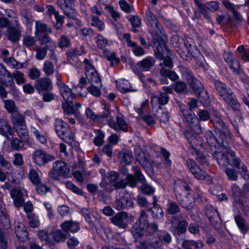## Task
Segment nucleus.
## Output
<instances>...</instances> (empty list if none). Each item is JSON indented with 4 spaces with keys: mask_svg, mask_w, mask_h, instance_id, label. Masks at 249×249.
<instances>
[{
    "mask_svg": "<svg viewBox=\"0 0 249 249\" xmlns=\"http://www.w3.org/2000/svg\"><path fill=\"white\" fill-rule=\"evenodd\" d=\"M145 18L148 25L151 28L149 29V32L151 34L154 40L158 41L164 34L162 27L149 8L145 11Z\"/></svg>",
    "mask_w": 249,
    "mask_h": 249,
    "instance_id": "7ed1b4c3",
    "label": "nucleus"
},
{
    "mask_svg": "<svg viewBox=\"0 0 249 249\" xmlns=\"http://www.w3.org/2000/svg\"><path fill=\"white\" fill-rule=\"evenodd\" d=\"M32 133L37 141L43 144L46 143L47 140L44 135L42 129L40 127L37 128L35 127H32Z\"/></svg>",
    "mask_w": 249,
    "mask_h": 249,
    "instance_id": "a19ab883",
    "label": "nucleus"
},
{
    "mask_svg": "<svg viewBox=\"0 0 249 249\" xmlns=\"http://www.w3.org/2000/svg\"><path fill=\"white\" fill-rule=\"evenodd\" d=\"M155 99L157 101L159 106L160 107V106L165 105L167 104L169 100V96L167 93L162 92L159 96L153 97L151 99L152 106H153V102Z\"/></svg>",
    "mask_w": 249,
    "mask_h": 249,
    "instance_id": "a18cd8bd",
    "label": "nucleus"
},
{
    "mask_svg": "<svg viewBox=\"0 0 249 249\" xmlns=\"http://www.w3.org/2000/svg\"><path fill=\"white\" fill-rule=\"evenodd\" d=\"M20 37V33L16 28H10L8 29V37L13 42L18 41Z\"/></svg>",
    "mask_w": 249,
    "mask_h": 249,
    "instance_id": "c03bdc74",
    "label": "nucleus"
},
{
    "mask_svg": "<svg viewBox=\"0 0 249 249\" xmlns=\"http://www.w3.org/2000/svg\"><path fill=\"white\" fill-rule=\"evenodd\" d=\"M213 85L218 95L234 111L238 113L240 112V105L231 88L219 80H214Z\"/></svg>",
    "mask_w": 249,
    "mask_h": 249,
    "instance_id": "f257e3e1",
    "label": "nucleus"
},
{
    "mask_svg": "<svg viewBox=\"0 0 249 249\" xmlns=\"http://www.w3.org/2000/svg\"><path fill=\"white\" fill-rule=\"evenodd\" d=\"M171 55V53L167 54L159 59L160 67V73L161 76L168 77L172 81H175L178 79V76L175 71L170 70L174 66L173 60L170 57Z\"/></svg>",
    "mask_w": 249,
    "mask_h": 249,
    "instance_id": "423d86ee",
    "label": "nucleus"
},
{
    "mask_svg": "<svg viewBox=\"0 0 249 249\" xmlns=\"http://www.w3.org/2000/svg\"><path fill=\"white\" fill-rule=\"evenodd\" d=\"M171 235L166 231H160L157 233V236L151 238L148 242V245L153 248L157 249L160 248L162 243L169 244L171 241Z\"/></svg>",
    "mask_w": 249,
    "mask_h": 249,
    "instance_id": "f8f14e48",
    "label": "nucleus"
},
{
    "mask_svg": "<svg viewBox=\"0 0 249 249\" xmlns=\"http://www.w3.org/2000/svg\"><path fill=\"white\" fill-rule=\"evenodd\" d=\"M120 162L122 164L126 165L129 164L133 159L132 153L128 150H124L118 154Z\"/></svg>",
    "mask_w": 249,
    "mask_h": 249,
    "instance_id": "c9c22d12",
    "label": "nucleus"
},
{
    "mask_svg": "<svg viewBox=\"0 0 249 249\" xmlns=\"http://www.w3.org/2000/svg\"><path fill=\"white\" fill-rule=\"evenodd\" d=\"M129 47L132 48V51L136 56H142L145 53V52L143 48L138 45L136 42L132 44Z\"/></svg>",
    "mask_w": 249,
    "mask_h": 249,
    "instance_id": "0e129e2a",
    "label": "nucleus"
},
{
    "mask_svg": "<svg viewBox=\"0 0 249 249\" xmlns=\"http://www.w3.org/2000/svg\"><path fill=\"white\" fill-rule=\"evenodd\" d=\"M155 64V60L152 56H147L137 63V67L142 71H150Z\"/></svg>",
    "mask_w": 249,
    "mask_h": 249,
    "instance_id": "a878e982",
    "label": "nucleus"
},
{
    "mask_svg": "<svg viewBox=\"0 0 249 249\" xmlns=\"http://www.w3.org/2000/svg\"><path fill=\"white\" fill-rule=\"evenodd\" d=\"M4 107L9 113H13L17 111V107L15 102L12 100H5L3 101Z\"/></svg>",
    "mask_w": 249,
    "mask_h": 249,
    "instance_id": "338daca9",
    "label": "nucleus"
},
{
    "mask_svg": "<svg viewBox=\"0 0 249 249\" xmlns=\"http://www.w3.org/2000/svg\"><path fill=\"white\" fill-rule=\"evenodd\" d=\"M96 137L93 139V143L97 146H100L103 145L105 137L104 133L101 130L95 131Z\"/></svg>",
    "mask_w": 249,
    "mask_h": 249,
    "instance_id": "052dcab7",
    "label": "nucleus"
},
{
    "mask_svg": "<svg viewBox=\"0 0 249 249\" xmlns=\"http://www.w3.org/2000/svg\"><path fill=\"white\" fill-rule=\"evenodd\" d=\"M36 31L35 33V39L34 40L32 37V45L36 41H38L41 45L43 44H50L54 46V42L49 36L48 34L52 33L51 28L41 21H36L35 25Z\"/></svg>",
    "mask_w": 249,
    "mask_h": 249,
    "instance_id": "f03ea898",
    "label": "nucleus"
},
{
    "mask_svg": "<svg viewBox=\"0 0 249 249\" xmlns=\"http://www.w3.org/2000/svg\"><path fill=\"white\" fill-rule=\"evenodd\" d=\"M75 0H57V3L61 9L69 18L74 19L76 17L75 11L71 4Z\"/></svg>",
    "mask_w": 249,
    "mask_h": 249,
    "instance_id": "4be33fe9",
    "label": "nucleus"
},
{
    "mask_svg": "<svg viewBox=\"0 0 249 249\" xmlns=\"http://www.w3.org/2000/svg\"><path fill=\"white\" fill-rule=\"evenodd\" d=\"M232 153L236 155L235 153L232 150H227L226 151H214L212 154L213 158L217 160L218 163L222 166H227L231 165L232 161V158L231 156Z\"/></svg>",
    "mask_w": 249,
    "mask_h": 249,
    "instance_id": "2eb2a0df",
    "label": "nucleus"
},
{
    "mask_svg": "<svg viewBox=\"0 0 249 249\" xmlns=\"http://www.w3.org/2000/svg\"><path fill=\"white\" fill-rule=\"evenodd\" d=\"M70 169L67 163L62 160H57L53 164V167L49 173L50 178L56 180L59 177H68Z\"/></svg>",
    "mask_w": 249,
    "mask_h": 249,
    "instance_id": "6e6552de",
    "label": "nucleus"
},
{
    "mask_svg": "<svg viewBox=\"0 0 249 249\" xmlns=\"http://www.w3.org/2000/svg\"><path fill=\"white\" fill-rule=\"evenodd\" d=\"M43 45L44 47L38 46L34 49L36 52V58L38 60H43L46 57L47 51L49 50L51 52L50 59L55 60L56 57L54 50L56 48L55 43H54V46H51L50 44Z\"/></svg>",
    "mask_w": 249,
    "mask_h": 249,
    "instance_id": "ddd939ff",
    "label": "nucleus"
},
{
    "mask_svg": "<svg viewBox=\"0 0 249 249\" xmlns=\"http://www.w3.org/2000/svg\"><path fill=\"white\" fill-rule=\"evenodd\" d=\"M228 65L234 74L237 75L244 74V71L241 68L240 63L237 59H234Z\"/></svg>",
    "mask_w": 249,
    "mask_h": 249,
    "instance_id": "79ce46f5",
    "label": "nucleus"
},
{
    "mask_svg": "<svg viewBox=\"0 0 249 249\" xmlns=\"http://www.w3.org/2000/svg\"><path fill=\"white\" fill-rule=\"evenodd\" d=\"M231 156L232 157V161L230 165L238 169L239 172L241 171V169H242V166L243 167V166H245L246 165L236 155H234L232 153V154H231Z\"/></svg>",
    "mask_w": 249,
    "mask_h": 249,
    "instance_id": "4d7b16f0",
    "label": "nucleus"
},
{
    "mask_svg": "<svg viewBox=\"0 0 249 249\" xmlns=\"http://www.w3.org/2000/svg\"><path fill=\"white\" fill-rule=\"evenodd\" d=\"M210 122L213 124L216 133L223 138H231V132L228 126L219 115L216 114L213 115Z\"/></svg>",
    "mask_w": 249,
    "mask_h": 249,
    "instance_id": "9d476101",
    "label": "nucleus"
},
{
    "mask_svg": "<svg viewBox=\"0 0 249 249\" xmlns=\"http://www.w3.org/2000/svg\"><path fill=\"white\" fill-rule=\"evenodd\" d=\"M33 158L35 163L39 166H43L55 159L54 156L45 153L41 150H36L34 152Z\"/></svg>",
    "mask_w": 249,
    "mask_h": 249,
    "instance_id": "a211bd4d",
    "label": "nucleus"
},
{
    "mask_svg": "<svg viewBox=\"0 0 249 249\" xmlns=\"http://www.w3.org/2000/svg\"><path fill=\"white\" fill-rule=\"evenodd\" d=\"M18 136L25 142H28V135L26 125L15 128Z\"/></svg>",
    "mask_w": 249,
    "mask_h": 249,
    "instance_id": "680f3d73",
    "label": "nucleus"
},
{
    "mask_svg": "<svg viewBox=\"0 0 249 249\" xmlns=\"http://www.w3.org/2000/svg\"><path fill=\"white\" fill-rule=\"evenodd\" d=\"M149 211L151 212V215L154 218L160 219L163 216L162 210L159 205H154Z\"/></svg>",
    "mask_w": 249,
    "mask_h": 249,
    "instance_id": "6e6d98bb",
    "label": "nucleus"
},
{
    "mask_svg": "<svg viewBox=\"0 0 249 249\" xmlns=\"http://www.w3.org/2000/svg\"><path fill=\"white\" fill-rule=\"evenodd\" d=\"M102 87V83H98V84H90V86H89L86 90L87 92L88 91L91 95L96 97H99L101 94V89Z\"/></svg>",
    "mask_w": 249,
    "mask_h": 249,
    "instance_id": "ea45409f",
    "label": "nucleus"
},
{
    "mask_svg": "<svg viewBox=\"0 0 249 249\" xmlns=\"http://www.w3.org/2000/svg\"><path fill=\"white\" fill-rule=\"evenodd\" d=\"M95 39L96 43L98 48L100 49H104L107 45H108L107 39L101 34L98 35L95 37Z\"/></svg>",
    "mask_w": 249,
    "mask_h": 249,
    "instance_id": "e2e57ef3",
    "label": "nucleus"
},
{
    "mask_svg": "<svg viewBox=\"0 0 249 249\" xmlns=\"http://www.w3.org/2000/svg\"><path fill=\"white\" fill-rule=\"evenodd\" d=\"M186 164L194 177L198 180H205L210 178L208 174L201 169L193 160L189 159L186 161Z\"/></svg>",
    "mask_w": 249,
    "mask_h": 249,
    "instance_id": "4468645a",
    "label": "nucleus"
},
{
    "mask_svg": "<svg viewBox=\"0 0 249 249\" xmlns=\"http://www.w3.org/2000/svg\"><path fill=\"white\" fill-rule=\"evenodd\" d=\"M160 154L162 155L163 158L164 159V164L167 167H170L171 165L172 161L169 159V157L170 156V153L167 151L166 149L163 147L160 148Z\"/></svg>",
    "mask_w": 249,
    "mask_h": 249,
    "instance_id": "603ef678",
    "label": "nucleus"
},
{
    "mask_svg": "<svg viewBox=\"0 0 249 249\" xmlns=\"http://www.w3.org/2000/svg\"><path fill=\"white\" fill-rule=\"evenodd\" d=\"M154 51L155 57L158 59L161 58L165 54H171L170 51L164 43L157 45Z\"/></svg>",
    "mask_w": 249,
    "mask_h": 249,
    "instance_id": "f704fd0d",
    "label": "nucleus"
},
{
    "mask_svg": "<svg viewBox=\"0 0 249 249\" xmlns=\"http://www.w3.org/2000/svg\"><path fill=\"white\" fill-rule=\"evenodd\" d=\"M91 25L97 28L100 31H103L105 28V25L103 21H102L98 17L92 15L91 17Z\"/></svg>",
    "mask_w": 249,
    "mask_h": 249,
    "instance_id": "864d4df0",
    "label": "nucleus"
},
{
    "mask_svg": "<svg viewBox=\"0 0 249 249\" xmlns=\"http://www.w3.org/2000/svg\"><path fill=\"white\" fill-rule=\"evenodd\" d=\"M55 131L63 141L71 144L74 141L73 134L68 124L62 119L57 118L54 123Z\"/></svg>",
    "mask_w": 249,
    "mask_h": 249,
    "instance_id": "20e7f679",
    "label": "nucleus"
},
{
    "mask_svg": "<svg viewBox=\"0 0 249 249\" xmlns=\"http://www.w3.org/2000/svg\"><path fill=\"white\" fill-rule=\"evenodd\" d=\"M103 54L107 59L110 62V66H113L120 62L119 59L116 57V53L114 52L105 50L104 51Z\"/></svg>",
    "mask_w": 249,
    "mask_h": 249,
    "instance_id": "49530a36",
    "label": "nucleus"
},
{
    "mask_svg": "<svg viewBox=\"0 0 249 249\" xmlns=\"http://www.w3.org/2000/svg\"><path fill=\"white\" fill-rule=\"evenodd\" d=\"M10 195L16 207H19L22 205L23 200L22 198L21 192L20 190H13L11 191Z\"/></svg>",
    "mask_w": 249,
    "mask_h": 249,
    "instance_id": "58836bf2",
    "label": "nucleus"
},
{
    "mask_svg": "<svg viewBox=\"0 0 249 249\" xmlns=\"http://www.w3.org/2000/svg\"><path fill=\"white\" fill-rule=\"evenodd\" d=\"M11 127L3 119L0 118V133L3 135L11 134Z\"/></svg>",
    "mask_w": 249,
    "mask_h": 249,
    "instance_id": "5fc2aeb1",
    "label": "nucleus"
},
{
    "mask_svg": "<svg viewBox=\"0 0 249 249\" xmlns=\"http://www.w3.org/2000/svg\"><path fill=\"white\" fill-rule=\"evenodd\" d=\"M69 235L68 233H65L64 231L61 230L52 231L50 233L49 236L50 243L63 242L67 238Z\"/></svg>",
    "mask_w": 249,
    "mask_h": 249,
    "instance_id": "c756f323",
    "label": "nucleus"
},
{
    "mask_svg": "<svg viewBox=\"0 0 249 249\" xmlns=\"http://www.w3.org/2000/svg\"><path fill=\"white\" fill-rule=\"evenodd\" d=\"M148 215L146 213L144 210H142L140 213V215L138 220L136 222H138L142 226H144L147 228H148Z\"/></svg>",
    "mask_w": 249,
    "mask_h": 249,
    "instance_id": "bf43d9fd",
    "label": "nucleus"
},
{
    "mask_svg": "<svg viewBox=\"0 0 249 249\" xmlns=\"http://www.w3.org/2000/svg\"><path fill=\"white\" fill-rule=\"evenodd\" d=\"M204 245V243L200 240L197 241L193 240H184L181 244V246L184 249H193L192 248L193 247L195 249H202Z\"/></svg>",
    "mask_w": 249,
    "mask_h": 249,
    "instance_id": "72a5a7b5",
    "label": "nucleus"
},
{
    "mask_svg": "<svg viewBox=\"0 0 249 249\" xmlns=\"http://www.w3.org/2000/svg\"><path fill=\"white\" fill-rule=\"evenodd\" d=\"M15 233L20 241L24 242L28 239L29 234L24 224L19 223L15 226Z\"/></svg>",
    "mask_w": 249,
    "mask_h": 249,
    "instance_id": "7c9ffc66",
    "label": "nucleus"
},
{
    "mask_svg": "<svg viewBox=\"0 0 249 249\" xmlns=\"http://www.w3.org/2000/svg\"><path fill=\"white\" fill-rule=\"evenodd\" d=\"M109 126L116 131L122 130L126 132L128 126L124 119L121 116H117L116 122L113 119L108 120Z\"/></svg>",
    "mask_w": 249,
    "mask_h": 249,
    "instance_id": "b1692460",
    "label": "nucleus"
},
{
    "mask_svg": "<svg viewBox=\"0 0 249 249\" xmlns=\"http://www.w3.org/2000/svg\"><path fill=\"white\" fill-rule=\"evenodd\" d=\"M6 75L10 78H12L10 73L8 72L3 66L0 64V81L1 83L4 84L6 86H10L13 82L12 81L7 82L5 78Z\"/></svg>",
    "mask_w": 249,
    "mask_h": 249,
    "instance_id": "09e8293b",
    "label": "nucleus"
},
{
    "mask_svg": "<svg viewBox=\"0 0 249 249\" xmlns=\"http://www.w3.org/2000/svg\"><path fill=\"white\" fill-rule=\"evenodd\" d=\"M180 110L192 131L196 134H200L202 131V128L199 119L197 118L193 110L189 109L188 107L185 105L180 106Z\"/></svg>",
    "mask_w": 249,
    "mask_h": 249,
    "instance_id": "39448f33",
    "label": "nucleus"
},
{
    "mask_svg": "<svg viewBox=\"0 0 249 249\" xmlns=\"http://www.w3.org/2000/svg\"><path fill=\"white\" fill-rule=\"evenodd\" d=\"M53 87L52 81L48 77L39 78L35 84V88L39 94H42V92L48 90H52Z\"/></svg>",
    "mask_w": 249,
    "mask_h": 249,
    "instance_id": "aec40b11",
    "label": "nucleus"
},
{
    "mask_svg": "<svg viewBox=\"0 0 249 249\" xmlns=\"http://www.w3.org/2000/svg\"><path fill=\"white\" fill-rule=\"evenodd\" d=\"M61 227L65 232L68 233L69 232L74 233L80 229V226L78 223L72 221H66L62 223Z\"/></svg>",
    "mask_w": 249,
    "mask_h": 249,
    "instance_id": "2f4dec72",
    "label": "nucleus"
},
{
    "mask_svg": "<svg viewBox=\"0 0 249 249\" xmlns=\"http://www.w3.org/2000/svg\"><path fill=\"white\" fill-rule=\"evenodd\" d=\"M219 140H218L211 131H207L205 133L207 143L212 151L218 150L219 147L228 150L230 148L229 142L231 138H223L220 135H219Z\"/></svg>",
    "mask_w": 249,
    "mask_h": 249,
    "instance_id": "0eeeda50",
    "label": "nucleus"
},
{
    "mask_svg": "<svg viewBox=\"0 0 249 249\" xmlns=\"http://www.w3.org/2000/svg\"><path fill=\"white\" fill-rule=\"evenodd\" d=\"M155 116L160 122L163 123H167L169 120V116L166 109L160 106L158 107Z\"/></svg>",
    "mask_w": 249,
    "mask_h": 249,
    "instance_id": "e433bc0d",
    "label": "nucleus"
},
{
    "mask_svg": "<svg viewBox=\"0 0 249 249\" xmlns=\"http://www.w3.org/2000/svg\"><path fill=\"white\" fill-rule=\"evenodd\" d=\"M4 62L10 67L15 69H20L23 67V64L17 61L12 57H4Z\"/></svg>",
    "mask_w": 249,
    "mask_h": 249,
    "instance_id": "de8ad7c7",
    "label": "nucleus"
},
{
    "mask_svg": "<svg viewBox=\"0 0 249 249\" xmlns=\"http://www.w3.org/2000/svg\"><path fill=\"white\" fill-rule=\"evenodd\" d=\"M179 182L176 183L174 188V192L176 197L180 205L186 210L192 209L195 205V200L192 195L188 194L187 195L182 196L181 193L179 191L178 187Z\"/></svg>",
    "mask_w": 249,
    "mask_h": 249,
    "instance_id": "1a4fd4ad",
    "label": "nucleus"
},
{
    "mask_svg": "<svg viewBox=\"0 0 249 249\" xmlns=\"http://www.w3.org/2000/svg\"><path fill=\"white\" fill-rule=\"evenodd\" d=\"M116 87L122 93H127L129 92H135L136 89H133L132 86L128 80L124 79H120L116 82Z\"/></svg>",
    "mask_w": 249,
    "mask_h": 249,
    "instance_id": "c85d7f7f",
    "label": "nucleus"
},
{
    "mask_svg": "<svg viewBox=\"0 0 249 249\" xmlns=\"http://www.w3.org/2000/svg\"><path fill=\"white\" fill-rule=\"evenodd\" d=\"M189 82L191 88L196 95L199 97L202 96L205 100L209 99L207 90L204 89V87L200 81L194 77L192 78Z\"/></svg>",
    "mask_w": 249,
    "mask_h": 249,
    "instance_id": "6ab92c4d",
    "label": "nucleus"
},
{
    "mask_svg": "<svg viewBox=\"0 0 249 249\" xmlns=\"http://www.w3.org/2000/svg\"><path fill=\"white\" fill-rule=\"evenodd\" d=\"M113 119L111 117V111L108 109H106L103 113L98 116V123H105L108 120Z\"/></svg>",
    "mask_w": 249,
    "mask_h": 249,
    "instance_id": "13d9d810",
    "label": "nucleus"
},
{
    "mask_svg": "<svg viewBox=\"0 0 249 249\" xmlns=\"http://www.w3.org/2000/svg\"><path fill=\"white\" fill-rule=\"evenodd\" d=\"M171 225L179 233H184L188 226V223L182 214L175 215L171 220Z\"/></svg>",
    "mask_w": 249,
    "mask_h": 249,
    "instance_id": "f3484780",
    "label": "nucleus"
},
{
    "mask_svg": "<svg viewBox=\"0 0 249 249\" xmlns=\"http://www.w3.org/2000/svg\"><path fill=\"white\" fill-rule=\"evenodd\" d=\"M59 92L66 103L71 102L73 100L74 95L72 90L66 84L58 87Z\"/></svg>",
    "mask_w": 249,
    "mask_h": 249,
    "instance_id": "473e14b6",
    "label": "nucleus"
},
{
    "mask_svg": "<svg viewBox=\"0 0 249 249\" xmlns=\"http://www.w3.org/2000/svg\"><path fill=\"white\" fill-rule=\"evenodd\" d=\"M111 222L121 229H126L128 225V214L125 212L116 213L111 218Z\"/></svg>",
    "mask_w": 249,
    "mask_h": 249,
    "instance_id": "5701e85b",
    "label": "nucleus"
},
{
    "mask_svg": "<svg viewBox=\"0 0 249 249\" xmlns=\"http://www.w3.org/2000/svg\"><path fill=\"white\" fill-rule=\"evenodd\" d=\"M167 206V213L169 214H175L180 212V208L176 202L169 200Z\"/></svg>",
    "mask_w": 249,
    "mask_h": 249,
    "instance_id": "3c124183",
    "label": "nucleus"
},
{
    "mask_svg": "<svg viewBox=\"0 0 249 249\" xmlns=\"http://www.w3.org/2000/svg\"><path fill=\"white\" fill-rule=\"evenodd\" d=\"M62 107L66 115L73 114L76 112L72 100L70 103H63Z\"/></svg>",
    "mask_w": 249,
    "mask_h": 249,
    "instance_id": "8fccbe9b",
    "label": "nucleus"
},
{
    "mask_svg": "<svg viewBox=\"0 0 249 249\" xmlns=\"http://www.w3.org/2000/svg\"><path fill=\"white\" fill-rule=\"evenodd\" d=\"M43 71L46 75L49 76L54 72V66L52 62L46 61L43 64Z\"/></svg>",
    "mask_w": 249,
    "mask_h": 249,
    "instance_id": "774afa93",
    "label": "nucleus"
},
{
    "mask_svg": "<svg viewBox=\"0 0 249 249\" xmlns=\"http://www.w3.org/2000/svg\"><path fill=\"white\" fill-rule=\"evenodd\" d=\"M134 202L130 197L123 196L117 198L115 201V208L118 210L129 209L133 206Z\"/></svg>",
    "mask_w": 249,
    "mask_h": 249,
    "instance_id": "393cba45",
    "label": "nucleus"
},
{
    "mask_svg": "<svg viewBox=\"0 0 249 249\" xmlns=\"http://www.w3.org/2000/svg\"><path fill=\"white\" fill-rule=\"evenodd\" d=\"M205 215L209 219L211 224L215 228L221 225V219L219 213L212 205H207L204 208Z\"/></svg>",
    "mask_w": 249,
    "mask_h": 249,
    "instance_id": "dca6fc26",
    "label": "nucleus"
},
{
    "mask_svg": "<svg viewBox=\"0 0 249 249\" xmlns=\"http://www.w3.org/2000/svg\"><path fill=\"white\" fill-rule=\"evenodd\" d=\"M85 69V75L87 79L90 84L102 83L101 78L99 73L91 64V61L88 59L84 60Z\"/></svg>",
    "mask_w": 249,
    "mask_h": 249,
    "instance_id": "9b49d317",
    "label": "nucleus"
},
{
    "mask_svg": "<svg viewBox=\"0 0 249 249\" xmlns=\"http://www.w3.org/2000/svg\"><path fill=\"white\" fill-rule=\"evenodd\" d=\"M196 5L205 18L208 19L210 18L209 13L208 10L211 12H214L217 10L219 8V4L216 1L208 2L204 5L202 4L199 1L198 3H197Z\"/></svg>",
    "mask_w": 249,
    "mask_h": 249,
    "instance_id": "412c9836",
    "label": "nucleus"
},
{
    "mask_svg": "<svg viewBox=\"0 0 249 249\" xmlns=\"http://www.w3.org/2000/svg\"><path fill=\"white\" fill-rule=\"evenodd\" d=\"M147 228L142 226L138 222H135L131 228V233L136 240H138L143 235L147 236Z\"/></svg>",
    "mask_w": 249,
    "mask_h": 249,
    "instance_id": "bb28decb",
    "label": "nucleus"
},
{
    "mask_svg": "<svg viewBox=\"0 0 249 249\" xmlns=\"http://www.w3.org/2000/svg\"><path fill=\"white\" fill-rule=\"evenodd\" d=\"M87 83L86 78L82 77L80 78L79 84L76 86L73 87V89L76 90L77 93L80 96H86L87 94V90L85 88V86Z\"/></svg>",
    "mask_w": 249,
    "mask_h": 249,
    "instance_id": "4c0bfd02",
    "label": "nucleus"
},
{
    "mask_svg": "<svg viewBox=\"0 0 249 249\" xmlns=\"http://www.w3.org/2000/svg\"><path fill=\"white\" fill-rule=\"evenodd\" d=\"M234 218L241 233L245 234L249 231V225L246 220L240 214L235 215Z\"/></svg>",
    "mask_w": 249,
    "mask_h": 249,
    "instance_id": "cd10ccee",
    "label": "nucleus"
},
{
    "mask_svg": "<svg viewBox=\"0 0 249 249\" xmlns=\"http://www.w3.org/2000/svg\"><path fill=\"white\" fill-rule=\"evenodd\" d=\"M12 122L15 129L25 125L23 116L18 113H16L12 116Z\"/></svg>",
    "mask_w": 249,
    "mask_h": 249,
    "instance_id": "37998d69",
    "label": "nucleus"
},
{
    "mask_svg": "<svg viewBox=\"0 0 249 249\" xmlns=\"http://www.w3.org/2000/svg\"><path fill=\"white\" fill-rule=\"evenodd\" d=\"M70 44V40L67 36L66 35L61 36L58 41V45L60 48L69 47Z\"/></svg>",
    "mask_w": 249,
    "mask_h": 249,
    "instance_id": "69168bd1",
    "label": "nucleus"
}]
</instances>
